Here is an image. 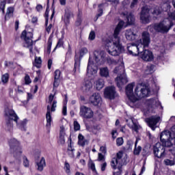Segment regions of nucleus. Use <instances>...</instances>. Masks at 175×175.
<instances>
[{"label":"nucleus","instance_id":"obj_1","mask_svg":"<svg viewBox=\"0 0 175 175\" xmlns=\"http://www.w3.org/2000/svg\"><path fill=\"white\" fill-rule=\"evenodd\" d=\"M135 87V82L129 83L126 88V94L131 102V103H136L139 99L146 98L151 94L150 87L142 84H138L135 88V94H133V88Z\"/></svg>","mask_w":175,"mask_h":175},{"label":"nucleus","instance_id":"obj_2","mask_svg":"<svg viewBox=\"0 0 175 175\" xmlns=\"http://www.w3.org/2000/svg\"><path fill=\"white\" fill-rule=\"evenodd\" d=\"M125 23L123 21H120L116 27L113 33V38L111 41L107 44V52L110 55H113V57H117V55H120V53H122L124 51V48L122 45L120 44V38L118 35H120V32Z\"/></svg>","mask_w":175,"mask_h":175},{"label":"nucleus","instance_id":"obj_3","mask_svg":"<svg viewBox=\"0 0 175 175\" xmlns=\"http://www.w3.org/2000/svg\"><path fill=\"white\" fill-rule=\"evenodd\" d=\"M5 113L6 117L9 118V120H6V124L5 127L6 131H9L10 132L13 131V125L12 124V121H14L17 124V127L19 129H21L22 131H27V119H24L18 123V116H17V114L16 112H14V110L10 108H6Z\"/></svg>","mask_w":175,"mask_h":175},{"label":"nucleus","instance_id":"obj_4","mask_svg":"<svg viewBox=\"0 0 175 175\" xmlns=\"http://www.w3.org/2000/svg\"><path fill=\"white\" fill-rule=\"evenodd\" d=\"M150 33L144 31L142 33V40L140 39L137 44H131L127 46V50L131 55H139L142 50H144V47H147L150 44Z\"/></svg>","mask_w":175,"mask_h":175},{"label":"nucleus","instance_id":"obj_5","mask_svg":"<svg viewBox=\"0 0 175 175\" xmlns=\"http://www.w3.org/2000/svg\"><path fill=\"white\" fill-rule=\"evenodd\" d=\"M8 144L10 148L11 153L14 158H20L23 154V148L21 143L16 138H11L8 140Z\"/></svg>","mask_w":175,"mask_h":175},{"label":"nucleus","instance_id":"obj_6","mask_svg":"<svg viewBox=\"0 0 175 175\" xmlns=\"http://www.w3.org/2000/svg\"><path fill=\"white\" fill-rule=\"evenodd\" d=\"M125 69L124 68V65L119 64L118 66H116L113 70V73L116 75H120L116 78L117 85L119 88H121L122 85L126 84L128 83V78L126 77V74H125ZM121 73H122L121 75Z\"/></svg>","mask_w":175,"mask_h":175},{"label":"nucleus","instance_id":"obj_7","mask_svg":"<svg viewBox=\"0 0 175 175\" xmlns=\"http://www.w3.org/2000/svg\"><path fill=\"white\" fill-rule=\"evenodd\" d=\"M124 165H126V163H125V159H122V152H119L117 153L116 157L112 159L111 161V166L114 169V170H116V169H118V170L121 172V169Z\"/></svg>","mask_w":175,"mask_h":175},{"label":"nucleus","instance_id":"obj_8","mask_svg":"<svg viewBox=\"0 0 175 175\" xmlns=\"http://www.w3.org/2000/svg\"><path fill=\"white\" fill-rule=\"evenodd\" d=\"M33 36V34L32 32H27V31L24 30L21 33V39H23L25 40L24 47H26L27 49H29L30 53H32V38Z\"/></svg>","mask_w":175,"mask_h":175},{"label":"nucleus","instance_id":"obj_9","mask_svg":"<svg viewBox=\"0 0 175 175\" xmlns=\"http://www.w3.org/2000/svg\"><path fill=\"white\" fill-rule=\"evenodd\" d=\"M139 16L142 24H149L150 23V8L147 5L142 7Z\"/></svg>","mask_w":175,"mask_h":175},{"label":"nucleus","instance_id":"obj_10","mask_svg":"<svg viewBox=\"0 0 175 175\" xmlns=\"http://www.w3.org/2000/svg\"><path fill=\"white\" fill-rule=\"evenodd\" d=\"M55 107H57V101L55 100L53 101L51 107H50V105H48L46 107V128L51 127V122H53V119L51 118V111H55Z\"/></svg>","mask_w":175,"mask_h":175},{"label":"nucleus","instance_id":"obj_11","mask_svg":"<svg viewBox=\"0 0 175 175\" xmlns=\"http://www.w3.org/2000/svg\"><path fill=\"white\" fill-rule=\"evenodd\" d=\"M154 156L157 158H163L166 155V152L165 149V145L161 143H157L153 148Z\"/></svg>","mask_w":175,"mask_h":175},{"label":"nucleus","instance_id":"obj_12","mask_svg":"<svg viewBox=\"0 0 175 175\" xmlns=\"http://www.w3.org/2000/svg\"><path fill=\"white\" fill-rule=\"evenodd\" d=\"M79 116L82 117V118H92V117H94V111H92L90 107L82 105L80 107Z\"/></svg>","mask_w":175,"mask_h":175},{"label":"nucleus","instance_id":"obj_13","mask_svg":"<svg viewBox=\"0 0 175 175\" xmlns=\"http://www.w3.org/2000/svg\"><path fill=\"white\" fill-rule=\"evenodd\" d=\"M104 96L107 99H114L117 96V92L114 86L107 87L105 89Z\"/></svg>","mask_w":175,"mask_h":175},{"label":"nucleus","instance_id":"obj_14","mask_svg":"<svg viewBox=\"0 0 175 175\" xmlns=\"http://www.w3.org/2000/svg\"><path fill=\"white\" fill-rule=\"evenodd\" d=\"M139 57L146 62H150V61L154 59V55H152V52L149 50H142V52H139Z\"/></svg>","mask_w":175,"mask_h":175},{"label":"nucleus","instance_id":"obj_15","mask_svg":"<svg viewBox=\"0 0 175 175\" xmlns=\"http://www.w3.org/2000/svg\"><path fill=\"white\" fill-rule=\"evenodd\" d=\"M172 139H174V138L173 137V135L172 134V132L169 131H164L160 135V139L163 146H165L164 143H166L172 140Z\"/></svg>","mask_w":175,"mask_h":175},{"label":"nucleus","instance_id":"obj_16","mask_svg":"<svg viewBox=\"0 0 175 175\" xmlns=\"http://www.w3.org/2000/svg\"><path fill=\"white\" fill-rule=\"evenodd\" d=\"M159 120H161L159 116H151L150 118H147L146 121L150 128L154 131L157 128L155 125L159 122Z\"/></svg>","mask_w":175,"mask_h":175},{"label":"nucleus","instance_id":"obj_17","mask_svg":"<svg viewBox=\"0 0 175 175\" xmlns=\"http://www.w3.org/2000/svg\"><path fill=\"white\" fill-rule=\"evenodd\" d=\"M126 39L130 42H133L137 39V31H135L133 29H127L125 32Z\"/></svg>","mask_w":175,"mask_h":175},{"label":"nucleus","instance_id":"obj_18","mask_svg":"<svg viewBox=\"0 0 175 175\" xmlns=\"http://www.w3.org/2000/svg\"><path fill=\"white\" fill-rule=\"evenodd\" d=\"M145 105L148 106V110H151V109H155V107H158L161 105L158 98H150L146 100Z\"/></svg>","mask_w":175,"mask_h":175},{"label":"nucleus","instance_id":"obj_19","mask_svg":"<svg viewBox=\"0 0 175 175\" xmlns=\"http://www.w3.org/2000/svg\"><path fill=\"white\" fill-rule=\"evenodd\" d=\"M90 103H92L94 106H98L102 103V97L99 93H94L89 98Z\"/></svg>","mask_w":175,"mask_h":175},{"label":"nucleus","instance_id":"obj_20","mask_svg":"<svg viewBox=\"0 0 175 175\" xmlns=\"http://www.w3.org/2000/svg\"><path fill=\"white\" fill-rule=\"evenodd\" d=\"M164 146L165 148H168V151L171 154L175 155V139H171V140L165 142Z\"/></svg>","mask_w":175,"mask_h":175},{"label":"nucleus","instance_id":"obj_21","mask_svg":"<svg viewBox=\"0 0 175 175\" xmlns=\"http://www.w3.org/2000/svg\"><path fill=\"white\" fill-rule=\"evenodd\" d=\"M94 58L97 64L98 62H104L105 59L106 58V53H105V51H95Z\"/></svg>","mask_w":175,"mask_h":175},{"label":"nucleus","instance_id":"obj_22","mask_svg":"<svg viewBox=\"0 0 175 175\" xmlns=\"http://www.w3.org/2000/svg\"><path fill=\"white\" fill-rule=\"evenodd\" d=\"M87 72L89 75H96L97 72L96 66L94 65V62L91 59V57L89 58V62L88 64Z\"/></svg>","mask_w":175,"mask_h":175},{"label":"nucleus","instance_id":"obj_23","mask_svg":"<svg viewBox=\"0 0 175 175\" xmlns=\"http://www.w3.org/2000/svg\"><path fill=\"white\" fill-rule=\"evenodd\" d=\"M122 14L126 17L127 24H129L130 25L135 24V16L132 12H123Z\"/></svg>","mask_w":175,"mask_h":175},{"label":"nucleus","instance_id":"obj_24","mask_svg":"<svg viewBox=\"0 0 175 175\" xmlns=\"http://www.w3.org/2000/svg\"><path fill=\"white\" fill-rule=\"evenodd\" d=\"M58 143H59V144H65V127H64V126H60Z\"/></svg>","mask_w":175,"mask_h":175},{"label":"nucleus","instance_id":"obj_25","mask_svg":"<svg viewBox=\"0 0 175 175\" xmlns=\"http://www.w3.org/2000/svg\"><path fill=\"white\" fill-rule=\"evenodd\" d=\"M95 85L98 91H100L105 87V81L103 79H99L95 82Z\"/></svg>","mask_w":175,"mask_h":175},{"label":"nucleus","instance_id":"obj_26","mask_svg":"<svg viewBox=\"0 0 175 175\" xmlns=\"http://www.w3.org/2000/svg\"><path fill=\"white\" fill-rule=\"evenodd\" d=\"M38 170L42 172L43 170L44 166H46V160L44 157H42L39 162L37 163Z\"/></svg>","mask_w":175,"mask_h":175},{"label":"nucleus","instance_id":"obj_27","mask_svg":"<svg viewBox=\"0 0 175 175\" xmlns=\"http://www.w3.org/2000/svg\"><path fill=\"white\" fill-rule=\"evenodd\" d=\"M109 68L107 67H102L100 68V76L101 77H109Z\"/></svg>","mask_w":175,"mask_h":175},{"label":"nucleus","instance_id":"obj_28","mask_svg":"<svg viewBox=\"0 0 175 175\" xmlns=\"http://www.w3.org/2000/svg\"><path fill=\"white\" fill-rule=\"evenodd\" d=\"M91 88H92V83L89 80L85 81L82 86L83 91H90Z\"/></svg>","mask_w":175,"mask_h":175},{"label":"nucleus","instance_id":"obj_29","mask_svg":"<svg viewBox=\"0 0 175 175\" xmlns=\"http://www.w3.org/2000/svg\"><path fill=\"white\" fill-rule=\"evenodd\" d=\"M140 139L137 138L135 143V148H134V155H139L140 152H142V146H137V143L139 142Z\"/></svg>","mask_w":175,"mask_h":175},{"label":"nucleus","instance_id":"obj_30","mask_svg":"<svg viewBox=\"0 0 175 175\" xmlns=\"http://www.w3.org/2000/svg\"><path fill=\"white\" fill-rule=\"evenodd\" d=\"M154 69H155V66L152 64H150L146 66L144 73L146 75H152V73H154Z\"/></svg>","mask_w":175,"mask_h":175},{"label":"nucleus","instance_id":"obj_31","mask_svg":"<svg viewBox=\"0 0 175 175\" xmlns=\"http://www.w3.org/2000/svg\"><path fill=\"white\" fill-rule=\"evenodd\" d=\"M13 13H14V8L13 7L8 8L5 16V20H9L10 17H13Z\"/></svg>","mask_w":175,"mask_h":175},{"label":"nucleus","instance_id":"obj_32","mask_svg":"<svg viewBox=\"0 0 175 175\" xmlns=\"http://www.w3.org/2000/svg\"><path fill=\"white\" fill-rule=\"evenodd\" d=\"M78 139H79L78 144H79V146H82L83 147L85 146V144H87V140L84 139V136H83V135L79 134L78 136Z\"/></svg>","mask_w":175,"mask_h":175},{"label":"nucleus","instance_id":"obj_33","mask_svg":"<svg viewBox=\"0 0 175 175\" xmlns=\"http://www.w3.org/2000/svg\"><path fill=\"white\" fill-rule=\"evenodd\" d=\"M131 121L132 124H129V126H130L133 131H135V132H137L139 129H140V126H139L137 123L133 122V120H131Z\"/></svg>","mask_w":175,"mask_h":175},{"label":"nucleus","instance_id":"obj_34","mask_svg":"<svg viewBox=\"0 0 175 175\" xmlns=\"http://www.w3.org/2000/svg\"><path fill=\"white\" fill-rule=\"evenodd\" d=\"M9 95L12 98H13V99H14L15 100H17V99H18L17 98V90L16 89H14V90L10 89Z\"/></svg>","mask_w":175,"mask_h":175},{"label":"nucleus","instance_id":"obj_35","mask_svg":"<svg viewBox=\"0 0 175 175\" xmlns=\"http://www.w3.org/2000/svg\"><path fill=\"white\" fill-rule=\"evenodd\" d=\"M12 0H4L3 1H1L0 3V12L2 10L3 13H5V6L7 3H12Z\"/></svg>","mask_w":175,"mask_h":175},{"label":"nucleus","instance_id":"obj_36","mask_svg":"<svg viewBox=\"0 0 175 175\" xmlns=\"http://www.w3.org/2000/svg\"><path fill=\"white\" fill-rule=\"evenodd\" d=\"M163 10H162V8L161 7H156L153 10V12H152L153 16H159L162 13Z\"/></svg>","mask_w":175,"mask_h":175},{"label":"nucleus","instance_id":"obj_37","mask_svg":"<svg viewBox=\"0 0 175 175\" xmlns=\"http://www.w3.org/2000/svg\"><path fill=\"white\" fill-rule=\"evenodd\" d=\"M53 44V38L49 37V40H48V45L46 47V53L48 54H50V53L51 52V45Z\"/></svg>","mask_w":175,"mask_h":175},{"label":"nucleus","instance_id":"obj_38","mask_svg":"<svg viewBox=\"0 0 175 175\" xmlns=\"http://www.w3.org/2000/svg\"><path fill=\"white\" fill-rule=\"evenodd\" d=\"M164 163L167 166H174L175 165V157H174L173 160H170L168 159H166L164 160Z\"/></svg>","mask_w":175,"mask_h":175},{"label":"nucleus","instance_id":"obj_39","mask_svg":"<svg viewBox=\"0 0 175 175\" xmlns=\"http://www.w3.org/2000/svg\"><path fill=\"white\" fill-rule=\"evenodd\" d=\"M59 85V79H54L53 89L52 92H54L55 94H57V88H58Z\"/></svg>","mask_w":175,"mask_h":175},{"label":"nucleus","instance_id":"obj_40","mask_svg":"<svg viewBox=\"0 0 175 175\" xmlns=\"http://www.w3.org/2000/svg\"><path fill=\"white\" fill-rule=\"evenodd\" d=\"M64 170L68 175H70V165L67 161L64 163Z\"/></svg>","mask_w":175,"mask_h":175},{"label":"nucleus","instance_id":"obj_41","mask_svg":"<svg viewBox=\"0 0 175 175\" xmlns=\"http://www.w3.org/2000/svg\"><path fill=\"white\" fill-rule=\"evenodd\" d=\"M87 53H88V49H87V48L84 47V48L81 49V50L79 51L80 58H83V57H84V55H85V54H87Z\"/></svg>","mask_w":175,"mask_h":175},{"label":"nucleus","instance_id":"obj_42","mask_svg":"<svg viewBox=\"0 0 175 175\" xmlns=\"http://www.w3.org/2000/svg\"><path fill=\"white\" fill-rule=\"evenodd\" d=\"M1 81L3 83V84H6V83L9 81V74L5 73L1 77Z\"/></svg>","mask_w":175,"mask_h":175},{"label":"nucleus","instance_id":"obj_43","mask_svg":"<svg viewBox=\"0 0 175 175\" xmlns=\"http://www.w3.org/2000/svg\"><path fill=\"white\" fill-rule=\"evenodd\" d=\"M107 64H109V65L111 66H114L116 65H118V62L114 60V59H111V58L107 59Z\"/></svg>","mask_w":175,"mask_h":175},{"label":"nucleus","instance_id":"obj_44","mask_svg":"<svg viewBox=\"0 0 175 175\" xmlns=\"http://www.w3.org/2000/svg\"><path fill=\"white\" fill-rule=\"evenodd\" d=\"M59 77H61V71L59 70H56L55 71V80H59Z\"/></svg>","mask_w":175,"mask_h":175},{"label":"nucleus","instance_id":"obj_45","mask_svg":"<svg viewBox=\"0 0 175 175\" xmlns=\"http://www.w3.org/2000/svg\"><path fill=\"white\" fill-rule=\"evenodd\" d=\"M122 144H124V139L122 137H118L116 139V145L120 147Z\"/></svg>","mask_w":175,"mask_h":175},{"label":"nucleus","instance_id":"obj_46","mask_svg":"<svg viewBox=\"0 0 175 175\" xmlns=\"http://www.w3.org/2000/svg\"><path fill=\"white\" fill-rule=\"evenodd\" d=\"M73 124L75 131H80V124H79V122L75 120Z\"/></svg>","mask_w":175,"mask_h":175},{"label":"nucleus","instance_id":"obj_47","mask_svg":"<svg viewBox=\"0 0 175 175\" xmlns=\"http://www.w3.org/2000/svg\"><path fill=\"white\" fill-rule=\"evenodd\" d=\"M163 12H169V10H170V8L172 7L170 6V4L165 3V4L163 5Z\"/></svg>","mask_w":175,"mask_h":175},{"label":"nucleus","instance_id":"obj_48","mask_svg":"<svg viewBox=\"0 0 175 175\" xmlns=\"http://www.w3.org/2000/svg\"><path fill=\"white\" fill-rule=\"evenodd\" d=\"M95 37H96L95 31H90V35H89V40H95Z\"/></svg>","mask_w":175,"mask_h":175},{"label":"nucleus","instance_id":"obj_49","mask_svg":"<svg viewBox=\"0 0 175 175\" xmlns=\"http://www.w3.org/2000/svg\"><path fill=\"white\" fill-rule=\"evenodd\" d=\"M137 2H139V0H133L130 5L131 9L136 8V6H137Z\"/></svg>","mask_w":175,"mask_h":175},{"label":"nucleus","instance_id":"obj_50","mask_svg":"<svg viewBox=\"0 0 175 175\" xmlns=\"http://www.w3.org/2000/svg\"><path fill=\"white\" fill-rule=\"evenodd\" d=\"M89 167H90L91 170L94 173H96V168H95V163L91 162L89 163Z\"/></svg>","mask_w":175,"mask_h":175},{"label":"nucleus","instance_id":"obj_51","mask_svg":"<svg viewBox=\"0 0 175 175\" xmlns=\"http://www.w3.org/2000/svg\"><path fill=\"white\" fill-rule=\"evenodd\" d=\"M62 46H64V41L62 39H60L58 40L57 44L55 48V49H59V47H62Z\"/></svg>","mask_w":175,"mask_h":175},{"label":"nucleus","instance_id":"obj_52","mask_svg":"<svg viewBox=\"0 0 175 175\" xmlns=\"http://www.w3.org/2000/svg\"><path fill=\"white\" fill-rule=\"evenodd\" d=\"M76 69H80V62L75 59V64L74 67V70L76 72Z\"/></svg>","mask_w":175,"mask_h":175},{"label":"nucleus","instance_id":"obj_53","mask_svg":"<svg viewBox=\"0 0 175 175\" xmlns=\"http://www.w3.org/2000/svg\"><path fill=\"white\" fill-rule=\"evenodd\" d=\"M55 94L57 93L53 92V94H51L49 95V103H51V102L54 100V97L55 96Z\"/></svg>","mask_w":175,"mask_h":175},{"label":"nucleus","instance_id":"obj_54","mask_svg":"<svg viewBox=\"0 0 175 175\" xmlns=\"http://www.w3.org/2000/svg\"><path fill=\"white\" fill-rule=\"evenodd\" d=\"M25 84H31V78H29V75H26L25 77Z\"/></svg>","mask_w":175,"mask_h":175},{"label":"nucleus","instance_id":"obj_55","mask_svg":"<svg viewBox=\"0 0 175 175\" xmlns=\"http://www.w3.org/2000/svg\"><path fill=\"white\" fill-rule=\"evenodd\" d=\"M103 14V9L99 8L98 14L96 15V20L97 18H99V17L102 16Z\"/></svg>","mask_w":175,"mask_h":175},{"label":"nucleus","instance_id":"obj_56","mask_svg":"<svg viewBox=\"0 0 175 175\" xmlns=\"http://www.w3.org/2000/svg\"><path fill=\"white\" fill-rule=\"evenodd\" d=\"M23 165L25 167H28V166H29V161H28V159L27 158L24 159Z\"/></svg>","mask_w":175,"mask_h":175},{"label":"nucleus","instance_id":"obj_57","mask_svg":"<svg viewBox=\"0 0 175 175\" xmlns=\"http://www.w3.org/2000/svg\"><path fill=\"white\" fill-rule=\"evenodd\" d=\"M45 17H46L45 25H48V24H49V11H47V9L45 12Z\"/></svg>","mask_w":175,"mask_h":175},{"label":"nucleus","instance_id":"obj_58","mask_svg":"<svg viewBox=\"0 0 175 175\" xmlns=\"http://www.w3.org/2000/svg\"><path fill=\"white\" fill-rule=\"evenodd\" d=\"M35 62L36 64H38V65H40V64H42V59L40 57H36Z\"/></svg>","mask_w":175,"mask_h":175},{"label":"nucleus","instance_id":"obj_59","mask_svg":"<svg viewBox=\"0 0 175 175\" xmlns=\"http://www.w3.org/2000/svg\"><path fill=\"white\" fill-rule=\"evenodd\" d=\"M45 26L46 32L49 33V32L51 31V28H53V25L50 24L49 26H47V25Z\"/></svg>","mask_w":175,"mask_h":175},{"label":"nucleus","instance_id":"obj_60","mask_svg":"<svg viewBox=\"0 0 175 175\" xmlns=\"http://www.w3.org/2000/svg\"><path fill=\"white\" fill-rule=\"evenodd\" d=\"M106 166H107V163L106 162L103 163L101 165V171L105 172L106 170Z\"/></svg>","mask_w":175,"mask_h":175},{"label":"nucleus","instance_id":"obj_61","mask_svg":"<svg viewBox=\"0 0 175 175\" xmlns=\"http://www.w3.org/2000/svg\"><path fill=\"white\" fill-rule=\"evenodd\" d=\"M100 150L101 151V152H103V154H106V146H100Z\"/></svg>","mask_w":175,"mask_h":175},{"label":"nucleus","instance_id":"obj_62","mask_svg":"<svg viewBox=\"0 0 175 175\" xmlns=\"http://www.w3.org/2000/svg\"><path fill=\"white\" fill-rule=\"evenodd\" d=\"M98 161H103V159H105V156H103V154H102L101 153H98Z\"/></svg>","mask_w":175,"mask_h":175},{"label":"nucleus","instance_id":"obj_63","mask_svg":"<svg viewBox=\"0 0 175 175\" xmlns=\"http://www.w3.org/2000/svg\"><path fill=\"white\" fill-rule=\"evenodd\" d=\"M70 158H75V151L67 152Z\"/></svg>","mask_w":175,"mask_h":175},{"label":"nucleus","instance_id":"obj_64","mask_svg":"<svg viewBox=\"0 0 175 175\" xmlns=\"http://www.w3.org/2000/svg\"><path fill=\"white\" fill-rule=\"evenodd\" d=\"M62 113H63L64 116H66V114H67V113H66V105H64L63 107Z\"/></svg>","mask_w":175,"mask_h":175}]
</instances>
